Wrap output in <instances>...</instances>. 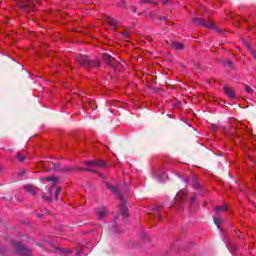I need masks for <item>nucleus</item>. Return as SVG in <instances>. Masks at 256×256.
<instances>
[{
  "label": "nucleus",
  "instance_id": "nucleus-1",
  "mask_svg": "<svg viewBox=\"0 0 256 256\" xmlns=\"http://www.w3.org/2000/svg\"><path fill=\"white\" fill-rule=\"evenodd\" d=\"M107 187L112 193H115V195H119L120 197V206H119V211L122 217H127L129 215V212L127 210V204L123 201V198L121 197V194L119 193V189L111 184H107Z\"/></svg>",
  "mask_w": 256,
  "mask_h": 256
},
{
  "label": "nucleus",
  "instance_id": "nucleus-2",
  "mask_svg": "<svg viewBox=\"0 0 256 256\" xmlns=\"http://www.w3.org/2000/svg\"><path fill=\"white\" fill-rule=\"evenodd\" d=\"M12 247L14 248V251L18 253V255H24V256H29L31 255V252L27 247H25L21 242H14L12 244Z\"/></svg>",
  "mask_w": 256,
  "mask_h": 256
},
{
  "label": "nucleus",
  "instance_id": "nucleus-3",
  "mask_svg": "<svg viewBox=\"0 0 256 256\" xmlns=\"http://www.w3.org/2000/svg\"><path fill=\"white\" fill-rule=\"evenodd\" d=\"M24 189L27 193H30L31 195H35L36 193H39V188L33 185H25Z\"/></svg>",
  "mask_w": 256,
  "mask_h": 256
},
{
  "label": "nucleus",
  "instance_id": "nucleus-4",
  "mask_svg": "<svg viewBox=\"0 0 256 256\" xmlns=\"http://www.w3.org/2000/svg\"><path fill=\"white\" fill-rule=\"evenodd\" d=\"M86 165H91L92 167H103L105 163L101 160H91L86 162Z\"/></svg>",
  "mask_w": 256,
  "mask_h": 256
},
{
  "label": "nucleus",
  "instance_id": "nucleus-5",
  "mask_svg": "<svg viewBox=\"0 0 256 256\" xmlns=\"http://www.w3.org/2000/svg\"><path fill=\"white\" fill-rule=\"evenodd\" d=\"M41 181H42V183L44 181H47L48 183H50V185H52V187H55V185H57V183H59V181L55 177L41 178Z\"/></svg>",
  "mask_w": 256,
  "mask_h": 256
},
{
  "label": "nucleus",
  "instance_id": "nucleus-6",
  "mask_svg": "<svg viewBox=\"0 0 256 256\" xmlns=\"http://www.w3.org/2000/svg\"><path fill=\"white\" fill-rule=\"evenodd\" d=\"M224 93L230 98V99H235V91H233L231 88L225 86L224 87Z\"/></svg>",
  "mask_w": 256,
  "mask_h": 256
},
{
  "label": "nucleus",
  "instance_id": "nucleus-7",
  "mask_svg": "<svg viewBox=\"0 0 256 256\" xmlns=\"http://www.w3.org/2000/svg\"><path fill=\"white\" fill-rule=\"evenodd\" d=\"M96 213L98 214V217L100 219H103L104 217L107 216V208H105V207L98 208V209H96Z\"/></svg>",
  "mask_w": 256,
  "mask_h": 256
},
{
  "label": "nucleus",
  "instance_id": "nucleus-8",
  "mask_svg": "<svg viewBox=\"0 0 256 256\" xmlns=\"http://www.w3.org/2000/svg\"><path fill=\"white\" fill-rule=\"evenodd\" d=\"M193 22L196 23V25H204L205 27H213V24H204L203 21H201V19L199 18H194Z\"/></svg>",
  "mask_w": 256,
  "mask_h": 256
},
{
  "label": "nucleus",
  "instance_id": "nucleus-9",
  "mask_svg": "<svg viewBox=\"0 0 256 256\" xmlns=\"http://www.w3.org/2000/svg\"><path fill=\"white\" fill-rule=\"evenodd\" d=\"M103 59L109 65H111V63H113V57H111V55H109V54H103Z\"/></svg>",
  "mask_w": 256,
  "mask_h": 256
},
{
  "label": "nucleus",
  "instance_id": "nucleus-10",
  "mask_svg": "<svg viewBox=\"0 0 256 256\" xmlns=\"http://www.w3.org/2000/svg\"><path fill=\"white\" fill-rule=\"evenodd\" d=\"M172 47H173L174 49H176V51H181V50L184 49L183 44H181V43H179V42H174V43L172 44Z\"/></svg>",
  "mask_w": 256,
  "mask_h": 256
},
{
  "label": "nucleus",
  "instance_id": "nucleus-11",
  "mask_svg": "<svg viewBox=\"0 0 256 256\" xmlns=\"http://www.w3.org/2000/svg\"><path fill=\"white\" fill-rule=\"evenodd\" d=\"M16 158L18 159V161H20V163H23V161L27 159V156H25V154H22L21 152H18L16 154Z\"/></svg>",
  "mask_w": 256,
  "mask_h": 256
},
{
  "label": "nucleus",
  "instance_id": "nucleus-12",
  "mask_svg": "<svg viewBox=\"0 0 256 256\" xmlns=\"http://www.w3.org/2000/svg\"><path fill=\"white\" fill-rule=\"evenodd\" d=\"M107 23H109V25L111 27H113L115 29V27H117V21H115V19L111 18V17H107Z\"/></svg>",
  "mask_w": 256,
  "mask_h": 256
},
{
  "label": "nucleus",
  "instance_id": "nucleus-13",
  "mask_svg": "<svg viewBox=\"0 0 256 256\" xmlns=\"http://www.w3.org/2000/svg\"><path fill=\"white\" fill-rule=\"evenodd\" d=\"M215 211L217 214L221 213V212H225L227 211V206L226 205H223V206H218L215 208Z\"/></svg>",
  "mask_w": 256,
  "mask_h": 256
},
{
  "label": "nucleus",
  "instance_id": "nucleus-14",
  "mask_svg": "<svg viewBox=\"0 0 256 256\" xmlns=\"http://www.w3.org/2000/svg\"><path fill=\"white\" fill-rule=\"evenodd\" d=\"M177 197H180L182 201H185V199H187V193L185 191H182L177 194Z\"/></svg>",
  "mask_w": 256,
  "mask_h": 256
},
{
  "label": "nucleus",
  "instance_id": "nucleus-15",
  "mask_svg": "<svg viewBox=\"0 0 256 256\" xmlns=\"http://www.w3.org/2000/svg\"><path fill=\"white\" fill-rule=\"evenodd\" d=\"M61 193V188L60 187H56V190L54 192V198L57 200L59 199V194Z\"/></svg>",
  "mask_w": 256,
  "mask_h": 256
},
{
  "label": "nucleus",
  "instance_id": "nucleus-16",
  "mask_svg": "<svg viewBox=\"0 0 256 256\" xmlns=\"http://www.w3.org/2000/svg\"><path fill=\"white\" fill-rule=\"evenodd\" d=\"M222 221H223V219H221L219 217H214V223H215V225H217L218 229H219V225L221 224Z\"/></svg>",
  "mask_w": 256,
  "mask_h": 256
},
{
  "label": "nucleus",
  "instance_id": "nucleus-17",
  "mask_svg": "<svg viewBox=\"0 0 256 256\" xmlns=\"http://www.w3.org/2000/svg\"><path fill=\"white\" fill-rule=\"evenodd\" d=\"M123 37H124V39L129 40V39H131V34L129 32H123Z\"/></svg>",
  "mask_w": 256,
  "mask_h": 256
},
{
  "label": "nucleus",
  "instance_id": "nucleus-18",
  "mask_svg": "<svg viewBox=\"0 0 256 256\" xmlns=\"http://www.w3.org/2000/svg\"><path fill=\"white\" fill-rule=\"evenodd\" d=\"M245 89H246L247 93H253V89L251 87L246 86Z\"/></svg>",
  "mask_w": 256,
  "mask_h": 256
},
{
  "label": "nucleus",
  "instance_id": "nucleus-19",
  "mask_svg": "<svg viewBox=\"0 0 256 256\" xmlns=\"http://www.w3.org/2000/svg\"><path fill=\"white\" fill-rule=\"evenodd\" d=\"M21 9H29V5L27 4H20Z\"/></svg>",
  "mask_w": 256,
  "mask_h": 256
},
{
  "label": "nucleus",
  "instance_id": "nucleus-20",
  "mask_svg": "<svg viewBox=\"0 0 256 256\" xmlns=\"http://www.w3.org/2000/svg\"><path fill=\"white\" fill-rule=\"evenodd\" d=\"M77 171H91L90 169L87 168H76Z\"/></svg>",
  "mask_w": 256,
  "mask_h": 256
},
{
  "label": "nucleus",
  "instance_id": "nucleus-21",
  "mask_svg": "<svg viewBox=\"0 0 256 256\" xmlns=\"http://www.w3.org/2000/svg\"><path fill=\"white\" fill-rule=\"evenodd\" d=\"M48 193H49L50 195H53V188H49V189H48Z\"/></svg>",
  "mask_w": 256,
  "mask_h": 256
},
{
  "label": "nucleus",
  "instance_id": "nucleus-22",
  "mask_svg": "<svg viewBox=\"0 0 256 256\" xmlns=\"http://www.w3.org/2000/svg\"><path fill=\"white\" fill-rule=\"evenodd\" d=\"M164 5H169V0H162Z\"/></svg>",
  "mask_w": 256,
  "mask_h": 256
},
{
  "label": "nucleus",
  "instance_id": "nucleus-23",
  "mask_svg": "<svg viewBox=\"0 0 256 256\" xmlns=\"http://www.w3.org/2000/svg\"><path fill=\"white\" fill-rule=\"evenodd\" d=\"M74 168H65L63 171H73Z\"/></svg>",
  "mask_w": 256,
  "mask_h": 256
},
{
  "label": "nucleus",
  "instance_id": "nucleus-24",
  "mask_svg": "<svg viewBox=\"0 0 256 256\" xmlns=\"http://www.w3.org/2000/svg\"><path fill=\"white\" fill-rule=\"evenodd\" d=\"M160 183H163V178H161V176L158 177Z\"/></svg>",
  "mask_w": 256,
  "mask_h": 256
},
{
  "label": "nucleus",
  "instance_id": "nucleus-25",
  "mask_svg": "<svg viewBox=\"0 0 256 256\" xmlns=\"http://www.w3.org/2000/svg\"><path fill=\"white\" fill-rule=\"evenodd\" d=\"M215 129H217V127H215V125H212V130L215 131Z\"/></svg>",
  "mask_w": 256,
  "mask_h": 256
},
{
  "label": "nucleus",
  "instance_id": "nucleus-26",
  "mask_svg": "<svg viewBox=\"0 0 256 256\" xmlns=\"http://www.w3.org/2000/svg\"><path fill=\"white\" fill-rule=\"evenodd\" d=\"M227 65H231V61L227 60L226 61Z\"/></svg>",
  "mask_w": 256,
  "mask_h": 256
},
{
  "label": "nucleus",
  "instance_id": "nucleus-27",
  "mask_svg": "<svg viewBox=\"0 0 256 256\" xmlns=\"http://www.w3.org/2000/svg\"><path fill=\"white\" fill-rule=\"evenodd\" d=\"M238 238H239V239H241V232H239V234H238Z\"/></svg>",
  "mask_w": 256,
  "mask_h": 256
},
{
  "label": "nucleus",
  "instance_id": "nucleus-28",
  "mask_svg": "<svg viewBox=\"0 0 256 256\" xmlns=\"http://www.w3.org/2000/svg\"><path fill=\"white\" fill-rule=\"evenodd\" d=\"M142 3H147V0H141Z\"/></svg>",
  "mask_w": 256,
  "mask_h": 256
},
{
  "label": "nucleus",
  "instance_id": "nucleus-29",
  "mask_svg": "<svg viewBox=\"0 0 256 256\" xmlns=\"http://www.w3.org/2000/svg\"><path fill=\"white\" fill-rule=\"evenodd\" d=\"M161 219H162L161 216H159L158 221H161Z\"/></svg>",
  "mask_w": 256,
  "mask_h": 256
},
{
  "label": "nucleus",
  "instance_id": "nucleus-30",
  "mask_svg": "<svg viewBox=\"0 0 256 256\" xmlns=\"http://www.w3.org/2000/svg\"><path fill=\"white\" fill-rule=\"evenodd\" d=\"M26 1H28V3H31L32 0H26Z\"/></svg>",
  "mask_w": 256,
  "mask_h": 256
},
{
  "label": "nucleus",
  "instance_id": "nucleus-31",
  "mask_svg": "<svg viewBox=\"0 0 256 256\" xmlns=\"http://www.w3.org/2000/svg\"><path fill=\"white\" fill-rule=\"evenodd\" d=\"M253 55H254V57H256V53L255 52H253Z\"/></svg>",
  "mask_w": 256,
  "mask_h": 256
},
{
  "label": "nucleus",
  "instance_id": "nucleus-32",
  "mask_svg": "<svg viewBox=\"0 0 256 256\" xmlns=\"http://www.w3.org/2000/svg\"><path fill=\"white\" fill-rule=\"evenodd\" d=\"M0 171H1V166H0Z\"/></svg>",
  "mask_w": 256,
  "mask_h": 256
}]
</instances>
